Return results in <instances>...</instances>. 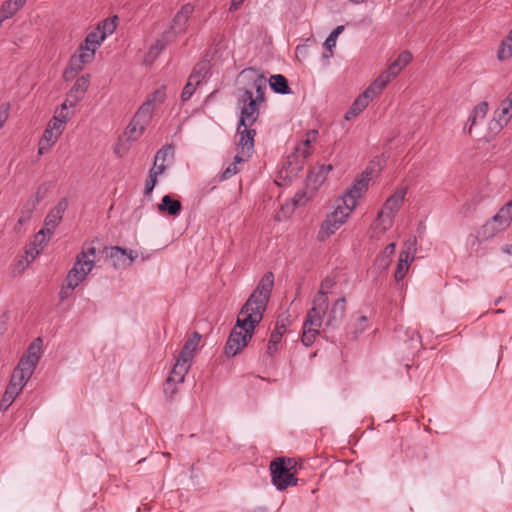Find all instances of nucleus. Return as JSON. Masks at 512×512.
<instances>
[{"instance_id": "obj_38", "label": "nucleus", "mask_w": 512, "mask_h": 512, "mask_svg": "<svg viewBox=\"0 0 512 512\" xmlns=\"http://www.w3.org/2000/svg\"><path fill=\"white\" fill-rule=\"evenodd\" d=\"M29 378L30 376L25 375L23 372H20L17 369H14L8 385H14L15 390L21 392Z\"/></svg>"}, {"instance_id": "obj_14", "label": "nucleus", "mask_w": 512, "mask_h": 512, "mask_svg": "<svg viewBox=\"0 0 512 512\" xmlns=\"http://www.w3.org/2000/svg\"><path fill=\"white\" fill-rule=\"evenodd\" d=\"M345 312L346 299L345 297H341L332 304L325 322L326 327L333 329L337 328L343 320Z\"/></svg>"}, {"instance_id": "obj_4", "label": "nucleus", "mask_w": 512, "mask_h": 512, "mask_svg": "<svg viewBox=\"0 0 512 512\" xmlns=\"http://www.w3.org/2000/svg\"><path fill=\"white\" fill-rule=\"evenodd\" d=\"M406 193L405 188L398 189L385 201L376 219L377 228L386 231L392 226L393 217L403 204Z\"/></svg>"}, {"instance_id": "obj_44", "label": "nucleus", "mask_w": 512, "mask_h": 512, "mask_svg": "<svg viewBox=\"0 0 512 512\" xmlns=\"http://www.w3.org/2000/svg\"><path fill=\"white\" fill-rule=\"evenodd\" d=\"M105 39H102L100 32L95 29L94 31H91L87 34L84 45L93 48L95 51L97 48L104 42Z\"/></svg>"}, {"instance_id": "obj_40", "label": "nucleus", "mask_w": 512, "mask_h": 512, "mask_svg": "<svg viewBox=\"0 0 512 512\" xmlns=\"http://www.w3.org/2000/svg\"><path fill=\"white\" fill-rule=\"evenodd\" d=\"M96 248L93 246L84 247L82 251L76 256L78 264L91 262L92 268L95 265Z\"/></svg>"}, {"instance_id": "obj_50", "label": "nucleus", "mask_w": 512, "mask_h": 512, "mask_svg": "<svg viewBox=\"0 0 512 512\" xmlns=\"http://www.w3.org/2000/svg\"><path fill=\"white\" fill-rule=\"evenodd\" d=\"M178 383L176 381H170V378L168 377L165 384H164V394L168 399H172L173 395L177 392V385Z\"/></svg>"}, {"instance_id": "obj_42", "label": "nucleus", "mask_w": 512, "mask_h": 512, "mask_svg": "<svg viewBox=\"0 0 512 512\" xmlns=\"http://www.w3.org/2000/svg\"><path fill=\"white\" fill-rule=\"evenodd\" d=\"M174 157V146L172 144H166L159 149L155 155L154 164L158 162L165 163L166 160H172Z\"/></svg>"}, {"instance_id": "obj_32", "label": "nucleus", "mask_w": 512, "mask_h": 512, "mask_svg": "<svg viewBox=\"0 0 512 512\" xmlns=\"http://www.w3.org/2000/svg\"><path fill=\"white\" fill-rule=\"evenodd\" d=\"M488 112V103L487 102H481L479 103L472 111L468 122H470V126L468 129V132H471V129L474 125L477 124L479 120H483Z\"/></svg>"}, {"instance_id": "obj_17", "label": "nucleus", "mask_w": 512, "mask_h": 512, "mask_svg": "<svg viewBox=\"0 0 512 512\" xmlns=\"http://www.w3.org/2000/svg\"><path fill=\"white\" fill-rule=\"evenodd\" d=\"M108 256L114 260L113 265L117 266L121 259H123V265H130L138 257V254L132 249L113 246L109 249Z\"/></svg>"}, {"instance_id": "obj_59", "label": "nucleus", "mask_w": 512, "mask_h": 512, "mask_svg": "<svg viewBox=\"0 0 512 512\" xmlns=\"http://www.w3.org/2000/svg\"><path fill=\"white\" fill-rule=\"evenodd\" d=\"M53 117L60 120L62 122V124L64 125L67 122L69 115L66 112V109H63L60 107V109H57L55 111V114Z\"/></svg>"}, {"instance_id": "obj_16", "label": "nucleus", "mask_w": 512, "mask_h": 512, "mask_svg": "<svg viewBox=\"0 0 512 512\" xmlns=\"http://www.w3.org/2000/svg\"><path fill=\"white\" fill-rule=\"evenodd\" d=\"M325 315H320L319 323L312 324L309 320H313L314 318H310V310L307 312L306 320L303 324V333L301 337V341L304 346L309 347L314 343L316 336L319 334L318 328L321 327Z\"/></svg>"}, {"instance_id": "obj_1", "label": "nucleus", "mask_w": 512, "mask_h": 512, "mask_svg": "<svg viewBox=\"0 0 512 512\" xmlns=\"http://www.w3.org/2000/svg\"><path fill=\"white\" fill-rule=\"evenodd\" d=\"M261 322L251 314H238L236 325L230 332L224 347L226 356L233 357L242 351L252 339L256 326Z\"/></svg>"}, {"instance_id": "obj_45", "label": "nucleus", "mask_w": 512, "mask_h": 512, "mask_svg": "<svg viewBox=\"0 0 512 512\" xmlns=\"http://www.w3.org/2000/svg\"><path fill=\"white\" fill-rule=\"evenodd\" d=\"M512 55V30L509 33V36L502 41L500 49L498 51V59L505 60Z\"/></svg>"}, {"instance_id": "obj_25", "label": "nucleus", "mask_w": 512, "mask_h": 512, "mask_svg": "<svg viewBox=\"0 0 512 512\" xmlns=\"http://www.w3.org/2000/svg\"><path fill=\"white\" fill-rule=\"evenodd\" d=\"M200 338H201L200 334L197 332H194L193 335L185 342L178 357L191 362V360L194 357L196 348L200 342Z\"/></svg>"}, {"instance_id": "obj_43", "label": "nucleus", "mask_w": 512, "mask_h": 512, "mask_svg": "<svg viewBox=\"0 0 512 512\" xmlns=\"http://www.w3.org/2000/svg\"><path fill=\"white\" fill-rule=\"evenodd\" d=\"M153 110L152 101H146L143 103V105L138 109L136 114L134 115L135 118L139 119L140 121H143L145 125L150 121L151 119V113Z\"/></svg>"}, {"instance_id": "obj_28", "label": "nucleus", "mask_w": 512, "mask_h": 512, "mask_svg": "<svg viewBox=\"0 0 512 512\" xmlns=\"http://www.w3.org/2000/svg\"><path fill=\"white\" fill-rule=\"evenodd\" d=\"M411 60V53L407 50L403 51L400 53L398 58L389 65L387 71L395 78Z\"/></svg>"}, {"instance_id": "obj_31", "label": "nucleus", "mask_w": 512, "mask_h": 512, "mask_svg": "<svg viewBox=\"0 0 512 512\" xmlns=\"http://www.w3.org/2000/svg\"><path fill=\"white\" fill-rule=\"evenodd\" d=\"M285 327L282 326H276L275 329L271 332L270 339L267 346V353L270 356H273L277 352V345L280 343L283 333H284Z\"/></svg>"}, {"instance_id": "obj_7", "label": "nucleus", "mask_w": 512, "mask_h": 512, "mask_svg": "<svg viewBox=\"0 0 512 512\" xmlns=\"http://www.w3.org/2000/svg\"><path fill=\"white\" fill-rule=\"evenodd\" d=\"M335 281L331 277H325L320 284V288L318 293L315 295L312 301V308L310 309V318H314L313 320H309L312 324H318L320 315H326L329 301L327 294L334 287Z\"/></svg>"}, {"instance_id": "obj_8", "label": "nucleus", "mask_w": 512, "mask_h": 512, "mask_svg": "<svg viewBox=\"0 0 512 512\" xmlns=\"http://www.w3.org/2000/svg\"><path fill=\"white\" fill-rule=\"evenodd\" d=\"M68 208V200L66 198H62L58 201V203L51 209V211L47 214L44 223L45 228L41 229L35 237L36 241H39L40 244L45 242V237L47 235H52L54 229L61 222L65 211Z\"/></svg>"}, {"instance_id": "obj_54", "label": "nucleus", "mask_w": 512, "mask_h": 512, "mask_svg": "<svg viewBox=\"0 0 512 512\" xmlns=\"http://www.w3.org/2000/svg\"><path fill=\"white\" fill-rule=\"evenodd\" d=\"M195 89H196V87L193 86L191 84V82H187L182 90V93H181V101L182 102L188 101L192 97Z\"/></svg>"}, {"instance_id": "obj_48", "label": "nucleus", "mask_w": 512, "mask_h": 512, "mask_svg": "<svg viewBox=\"0 0 512 512\" xmlns=\"http://www.w3.org/2000/svg\"><path fill=\"white\" fill-rule=\"evenodd\" d=\"M206 73L207 71L205 70L204 67L199 68L198 66H196L192 73L190 74L187 82H191L193 86L197 87L201 83L202 79L205 77Z\"/></svg>"}, {"instance_id": "obj_39", "label": "nucleus", "mask_w": 512, "mask_h": 512, "mask_svg": "<svg viewBox=\"0 0 512 512\" xmlns=\"http://www.w3.org/2000/svg\"><path fill=\"white\" fill-rule=\"evenodd\" d=\"M37 364L38 362L22 355L15 369L31 377Z\"/></svg>"}, {"instance_id": "obj_22", "label": "nucleus", "mask_w": 512, "mask_h": 512, "mask_svg": "<svg viewBox=\"0 0 512 512\" xmlns=\"http://www.w3.org/2000/svg\"><path fill=\"white\" fill-rule=\"evenodd\" d=\"M190 368V361L178 357L174 364L171 373L170 381H176L177 383H183L185 376Z\"/></svg>"}, {"instance_id": "obj_64", "label": "nucleus", "mask_w": 512, "mask_h": 512, "mask_svg": "<svg viewBox=\"0 0 512 512\" xmlns=\"http://www.w3.org/2000/svg\"><path fill=\"white\" fill-rule=\"evenodd\" d=\"M318 137V131L315 130V129H311L309 130L307 133H306V137L307 139H309L310 141H315Z\"/></svg>"}, {"instance_id": "obj_58", "label": "nucleus", "mask_w": 512, "mask_h": 512, "mask_svg": "<svg viewBox=\"0 0 512 512\" xmlns=\"http://www.w3.org/2000/svg\"><path fill=\"white\" fill-rule=\"evenodd\" d=\"M167 169V166L163 162L154 164L153 168L150 169L149 173H155V176L163 174Z\"/></svg>"}, {"instance_id": "obj_11", "label": "nucleus", "mask_w": 512, "mask_h": 512, "mask_svg": "<svg viewBox=\"0 0 512 512\" xmlns=\"http://www.w3.org/2000/svg\"><path fill=\"white\" fill-rule=\"evenodd\" d=\"M95 50L84 44H81L78 53L74 54L69 61V70L71 72H79L83 69L84 65L92 61L95 55Z\"/></svg>"}, {"instance_id": "obj_15", "label": "nucleus", "mask_w": 512, "mask_h": 512, "mask_svg": "<svg viewBox=\"0 0 512 512\" xmlns=\"http://www.w3.org/2000/svg\"><path fill=\"white\" fill-rule=\"evenodd\" d=\"M90 75H82L78 77L68 92V100L71 101V106H76L81 101L89 87Z\"/></svg>"}, {"instance_id": "obj_55", "label": "nucleus", "mask_w": 512, "mask_h": 512, "mask_svg": "<svg viewBox=\"0 0 512 512\" xmlns=\"http://www.w3.org/2000/svg\"><path fill=\"white\" fill-rule=\"evenodd\" d=\"M407 335L409 337L410 347L417 348L421 345L420 335L415 330H408Z\"/></svg>"}, {"instance_id": "obj_41", "label": "nucleus", "mask_w": 512, "mask_h": 512, "mask_svg": "<svg viewBox=\"0 0 512 512\" xmlns=\"http://www.w3.org/2000/svg\"><path fill=\"white\" fill-rule=\"evenodd\" d=\"M243 161L244 159L241 156L236 155L234 161L220 174L219 181H226L235 175L238 172L237 165Z\"/></svg>"}, {"instance_id": "obj_36", "label": "nucleus", "mask_w": 512, "mask_h": 512, "mask_svg": "<svg viewBox=\"0 0 512 512\" xmlns=\"http://www.w3.org/2000/svg\"><path fill=\"white\" fill-rule=\"evenodd\" d=\"M20 392L15 390L14 385H8L2 399L0 400V411H6L14 402Z\"/></svg>"}, {"instance_id": "obj_30", "label": "nucleus", "mask_w": 512, "mask_h": 512, "mask_svg": "<svg viewBox=\"0 0 512 512\" xmlns=\"http://www.w3.org/2000/svg\"><path fill=\"white\" fill-rule=\"evenodd\" d=\"M145 124L143 121H140L139 119L133 117L131 122L126 128L125 136L127 137L128 141H135L142 135V133L145 130Z\"/></svg>"}, {"instance_id": "obj_57", "label": "nucleus", "mask_w": 512, "mask_h": 512, "mask_svg": "<svg viewBox=\"0 0 512 512\" xmlns=\"http://www.w3.org/2000/svg\"><path fill=\"white\" fill-rule=\"evenodd\" d=\"M157 182V177L155 176V173H149V179L146 181L145 184V194L149 195L152 193L155 185Z\"/></svg>"}, {"instance_id": "obj_18", "label": "nucleus", "mask_w": 512, "mask_h": 512, "mask_svg": "<svg viewBox=\"0 0 512 512\" xmlns=\"http://www.w3.org/2000/svg\"><path fill=\"white\" fill-rule=\"evenodd\" d=\"M194 12V6L190 3L184 4L172 20L171 27L179 33L186 29V24Z\"/></svg>"}, {"instance_id": "obj_34", "label": "nucleus", "mask_w": 512, "mask_h": 512, "mask_svg": "<svg viewBox=\"0 0 512 512\" xmlns=\"http://www.w3.org/2000/svg\"><path fill=\"white\" fill-rule=\"evenodd\" d=\"M58 136L59 134L52 131V129L46 128L41 140L39 141L38 153L43 154L45 150L49 149L51 145L56 142Z\"/></svg>"}, {"instance_id": "obj_21", "label": "nucleus", "mask_w": 512, "mask_h": 512, "mask_svg": "<svg viewBox=\"0 0 512 512\" xmlns=\"http://www.w3.org/2000/svg\"><path fill=\"white\" fill-rule=\"evenodd\" d=\"M182 210L181 202L175 200L171 195H164L158 205L159 212H166L170 216H178Z\"/></svg>"}, {"instance_id": "obj_52", "label": "nucleus", "mask_w": 512, "mask_h": 512, "mask_svg": "<svg viewBox=\"0 0 512 512\" xmlns=\"http://www.w3.org/2000/svg\"><path fill=\"white\" fill-rule=\"evenodd\" d=\"M178 33L179 32H177L172 27H170V29H168L161 35V37H160L161 42L167 46L169 43H171L176 38Z\"/></svg>"}, {"instance_id": "obj_10", "label": "nucleus", "mask_w": 512, "mask_h": 512, "mask_svg": "<svg viewBox=\"0 0 512 512\" xmlns=\"http://www.w3.org/2000/svg\"><path fill=\"white\" fill-rule=\"evenodd\" d=\"M369 181L370 178L368 175H363L360 179L355 180L352 186L348 188L337 201H340L341 205L353 211L356 207L357 200L361 198L363 193L367 190Z\"/></svg>"}, {"instance_id": "obj_33", "label": "nucleus", "mask_w": 512, "mask_h": 512, "mask_svg": "<svg viewBox=\"0 0 512 512\" xmlns=\"http://www.w3.org/2000/svg\"><path fill=\"white\" fill-rule=\"evenodd\" d=\"M117 20H118V17L117 16H113L111 18H107L103 21H101L96 29L100 32L101 34V37L102 39H106L107 36L111 35L116 27H117Z\"/></svg>"}, {"instance_id": "obj_6", "label": "nucleus", "mask_w": 512, "mask_h": 512, "mask_svg": "<svg viewBox=\"0 0 512 512\" xmlns=\"http://www.w3.org/2000/svg\"><path fill=\"white\" fill-rule=\"evenodd\" d=\"M351 212L352 211L341 205L340 201H336L335 210L327 214L325 220L322 222L317 239L321 242L328 239L345 223Z\"/></svg>"}, {"instance_id": "obj_37", "label": "nucleus", "mask_w": 512, "mask_h": 512, "mask_svg": "<svg viewBox=\"0 0 512 512\" xmlns=\"http://www.w3.org/2000/svg\"><path fill=\"white\" fill-rule=\"evenodd\" d=\"M41 348L42 339L38 337L29 345L23 356L34 360V362H39L41 356Z\"/></svg>"}, {"instance_id": "obj_2", "label": "nucleus", "mask_w": 512, "mask_h": 512, "mask_svg": "<svg viewBox=\"0 0 512 512\" xmlns=\"http://www.w3.org/2000/svg\"><path fill=\"white\" fill-rule=\"evenodd\" d=\"M274 285V275L272 272L265 273L260 279L257 287L251 293L245 304L240 310V314L256 315L258 320L263 319V315L267 309V304Z\"/></svg>"}, {"instance_id": "obj_12", "label": "nucleus", "mask_w": 512, "mask_h": 512, "mask_svg": "<svg viewBox=\"0 0 512 512\" xmlns=\"http://www.w3.org/2000/svg\"><path fill=\"white\" fill-rule=\"evenodd\" d=\"M91 270V262L78 264V260L76 259L73 267L65 278L66 283H68V289H75Z\"/></svg>"}, {"instance_id": "obj_56", "label": "nucleus", "mask_w": 512, "mask_h": 512, "mask_svg": "<svg viewBox=\"0 0 512 512\" xmlns=\"http://www.w3.org/2000/svg\"><path fill=\"white\" fill-rule=\"evenodd\" d=\"M48 129H52V131L56 132L57 134H61L62 130L64 128V125L62 122L56 118H52L47 126Z\"/></svg>"}, {"instance_id": "obj_35", "label": "nucleus", "mask_w": 512, "mask_h": 512, "mask_svg": "<svg viewBox=\"0 0 512 512\" xmlns=\"http://www.w3.org/2000/svg\"><path fill=\"white\" fill-rule=\"evenodd\" d=\"M395 248L396 245L394 243H390L385 247L381 256L376 260V265L380 269L385 270L388 268L391 258L395 253Z\"/></svg>"}, {"instance_id": "obj_29", "label": "nucleus", "mask_w": 512, "mask_h": 512, "mask_svg": "<svg viewBox=\"0 0 512 512\" xmlns=\"http://www.w3.org/2000/svg\"><path fill=\"white\" fill-rule=\"evenodd\" d=\"M500 111L501 115L497 120V124L502 128L503 126L507 125L512 118V93L501 101Z\"/></svg>"}, {"instance_id": "obj_61", "label": "nucleus", "mask_w": 512, "mask_h": 512, "mask_svg": "<svg viewBox=\"0 0 512 512\" xmlns=\"http://www.w3.org/2000/svg\"><path fill=\"white\" fill-rule=\"evenodd\" d=\"M166 48V45L161 42V39H157L155 44L151 47V53L156 51V54L160 53Z\"/></svg>"}, {"instance_id": "obj_60", "label": "nucleus", "mask_w": 512, "mask_h": 512, "mask_svg": "<svg viewBox=\"0 0 512 512\" xmlns=\"http://www.w3.org/2000/svg\"><path fill=\"white\" fill-rule=\"evenodd\" d=\"M74 289H68V283L64 281V284L60 290L59 296L61 300L66 299Z\"/></svg>"}, {"instance_id": "obj_47", "label": "nucleus", "mask_w": 512, "mask_h": 512, "mask_svg": "<svg viewBox=\"0 0 512 512\" xmlns=\"http://www.w3.org/2000/svg\"><path fill=\"white\" fill-rule=\"evenodd\" d=\"M17 11H14L13 4L10 2V0H6L2 3L0 8V25L8 18H11L13 15H15Z\"/></svg>"}, {"instance_id": "obj_46", "label": "nucleus", "mask_w": 512, "mask_h": 512, "mask_svg": "<svg viewBox=\"0 0 512 512\" xmlns=\"http://www.w3.org/2000/svg\"><path fill=\"white\" fill-rule=\"evenodd\" d=\"M343 30H344V26L340 25V26H337L330 33V35L327 37V39L324 42V46L326 49H328L329 51H332V49L336 46V41H337L338 36L342 33Z\"/></svg>"}, {"instance_id": "obj_53", "label": "nucleus", "mask_w": 512, "mask_h": 512, "mask_svg": "<svg viewBox=\"0 0 512 512\" xmlns=\"http://www.w3.org/2000/svg\"><path fill=\"white\" fill-rule=\"evenodd\" d=\"M39 202V199L38 197H32L31 199H29L27 201V203L23 206L22 210L21 211H25V215H29V217H31V214L33 213V211L35 210L37 204Z\"/></svg>"}, {"instance_id": "obj_3", "label": "nucleus", "mask_w": 512, "mask_h": 512, "mask_svg": "<svg viewBox=\"0 0 512 512\" xmlns=\"http://www.w3.org/2000/svg\"><path fill=\"white\" fill-rule=\"evenodd\" d=\"M295 461L292 458H275L270 463L272 484L280 491L285 490L289 486H295L298 478L290 472Z\"/></svg>"}, {"instance_id": "obj_26", "label": "nucleus", "mask_w": 512, "mask_h": 512, "mask_svg": "<svg viewBox=\"0 0 512 512\" xmlns=\"http://www.w3.org/2000/svg\"><path fill=\"white\" fill-rule=\"evenodd\" d=\"M371 99L369 96L365 95L364 93L360 94L351 107L348 109V111L345 113V119L351 120L352 118L356 117L359 113H361L369 104Z\"/></svg>"}, {"instance_id": "obj_63", "label": "nucleus", "mask_w": 512, "mask_h": 512, "mask_svg": "<svg viewBox=\"0 0 512 512\" xmlns=\"http://www.w3.org/2000/svg\"><path fill=\"white\" fill-rule=\"evenodd\" d=\"M27 0H10V2L13 4L14 11H19Z\"/></svg>"}, {"instance_id": "obj_20", "label": "nucleus", "mask_w": 512, "mask_h": 512, "mask_svg": "<svg viewBox=\"0 0 512 512\" xmlns=\"http://www.w3.org/2000/svg\"><path fill=\"white\" fill-rule=\"evenodd\" d=\"M393 78L394 77L390 75L386 70L377 79H375L374 82L370 84L363 93L369 96V98L372 100L375 96L381 93V91Z\"/></svg>"}, {"instance_id": "obj_23", "label": "nucleus", "mask_w": 512, "mask_h": 512, "mask_svg": "<svg viewBox=\"0 0 512 512\" xmlns=\"http://www.w3.org/2000/svg\"><path fill=\"white\" fill-rule=\"evenodd\" d=\"M251 126H242L237 125V134L240 135L239 145L243 150H252L254 148V137L256 135V131L250 128Z\"/></svg>"}, {"instance_id": "obj_19", "label": "nucleus", "mask_w": 512, "mask_h": 512, "mask_svg": "<svg viewBox=\"0 0 512 512\" xmlns=\"http://www.w3.org/2000/svg\"><path fill=\"white\" fill-rule=\"evenodd\" d=\"M332 170L333 166L331 164L320 165L317 168L312 169L307 176L308 185L313 186V188L318 187L325 181L327 175Z\"/></svg>"}, {"instance_id": "obj_51", "label": "nucleus", "mask_w": 512, "mask_h": 512, "mask_svg": "<svg viewBox=\"0 0 512 512\" xmlns=\"http://www.w3.org/2000/svg\"><path fill=\"white\" fill-rule=\"evenodd\" d=\"M312 141L305 138L302 140V143L296 148V152L300 154L304 159L310 155L309 147Z\"/></svg>"}, {"instance_id": "obj_13", "label": "nucleus", "mask_w": 512, "mask_h": 512, "mask_svg": "<svg viewBox=\"0 0 512 512\" xmlns=\"http://www.w3.org/2000/svg\"><path fill=\"white\" fill-rule=\"evenodd\" d=\"M407 250H403L400 253L399 261L396 267V271L394 274V278L397 282H400L404 279L408 269L409 264L413 261L414 256L411 253V250H415L416 239L414 238L412 241L409 240L407 242Z\"/></svg>"}, {"instance_id": "obj_9", "label": "nucleus", "mask_w": 512, "mask_h": 512, "mask_svg": "<svg viewBox=\"0 0 512 512\" xmlns=\"http://www.w3.org/2000/svg\"><path fill=\"white\" fill-rule=\"evenodd\" d=\"M512 220V200L502 207L490 221L482 226V235L488 239L507 227Z\"/></svg>"}, {"instance_id": "obj_24", "label": "nucleus", "mask_w": 512, "mask_h": 512, "mask_svg": "<svg viewBox=\"0 0 512 512\" xmlns=\"http://www.w3.org/2000/svg\"><path fill=\"white\" fill-rule=\"evenodd\" d=\"M269 85L276 94L288 95L292 93L288 80L281 74L272 75L269 79Z\"/></svg>"}, {"instance_id": "obj_62", "label": "nucleus", "mask_w": 512, "mask_h": 512, "mask_svg": "<svg viewBox=\"0 0 512 512\" xmlns=\"http://www.w3.org/2000/svg\"><path fill=\"white\" fill-rule=\"evenodd\" d=\"M366 322H367V317L366 316H360L358 318V324H357V329H356L355 333H361L365 329V323Z\"/></svg>"}, {"instance_id": "obj_27", "label": "nucleus", "mask_w": 512, "mask_h": 512, "mask_svg": "<svg viewBox=\"0 0 512 512\" xmlns=\"http://www.w3.org/2000/svg\"><path fill=\"white\" fill-rule=\"evenodd\" d=\"M245 72H252L256 75V79L254 80V86L256 89V96L254 97V100L261 105L265 101V92H266V80L263 75H260L256 72L255 69L249 68L243 71Z\"/></svg>"}, {"instance_id": "obj_49", "label": "nucleus", "mask_w": 512, "mask_h": 512, "mask_svg": "<svg viewBox=\"0 0 512 512\" xmlns=\"http://www.w3.org/2000/svg\"><path fill=\"white\" fill-rule=\"evenodd\" d=\"M165 98H166L165 86H162V87L158 88L157 90H155L152 93L151 97L147 101H152V106H154L155 103L164 102Z\"/></svg>"}, {"instance_id": "obj_5", "label": "nucleus", "mask_w": 512, "mask_h": 512, "mask_svg": "<svg viewBox=\"0 0 512 512\" xmlns=\"http://www.w3.org/2000/svg\"><path fill=\"white\" fill-rule=\"evenodd\" d=\"M237 108L240 110L239 126H252L260 115V104L254 100L252 91L245 89L237 99Z\"/></svg>"}]
</instances>
